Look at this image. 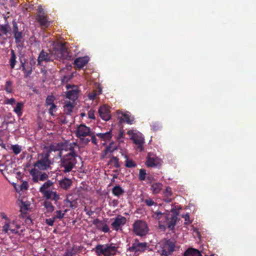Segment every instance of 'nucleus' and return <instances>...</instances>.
<instances>
[{"mask_svg": "<svg viewBox=\"0 0 256 256\" xmlns=\"http://www.w3.org/2000/svg\"><path fill=\"white\" fill-rule=\"evenodd\" d=\"M182 218H184V220L186 221L184 222L185 224H188L192 222L190 220V218L188 214H186L184 215Z\"/></svg>", "mask_w": 256, "mask_h": 256, "instance_id": "nucleus-53", "label": "nucleus"}, {"mask_svg": "<svg viewBox=\"0 0 256 256\" xmlns=\"http://www.w3.org/2000/svg\"><path fill=\"white\" fill-rule=\"evenodd\" d=\"M68 151L70 152L67 154H71L77 157L78 156V152L80 151V147L76 142H70Z\"/></svg>", "mask_w": 256, "mask_h": 256, "instance_id": "nucleus-19", "label": "nucleus"}, {"mask_svg": "<svg viewBox=\"0 0 256 256\" xmlns=\"http://www.w3.org/2000/svg\"><path fill=\"white\" fill-rule=\"evenodd\" d=\"M68 56V50L62 44L56 45L52 50H42L38 58V65L40 66L42 62H48L56 60H60L66 59Z\"/></svg>", "mask_w": 256, "mask_h": 256, "instance_id": "nucleus-1", "label": "nucleus"}, {"mask_svg": "<svg viewBox=\"0 0 256 256\" xmlns=\"http://www.w3.org/2000/svg\"><path fill=\"white\" fill-rule=\"evenodd\" d=\"M76 134L78 138H81L82 137L91 136L92 134V132L89 127L84 124H81L78 126Z\"/></svg>", "mask_w": 256, "mask_h": 256, "instance_id": "nucleus-11", "label": "nucleus"}, {"mask_svg": "<svg viewBox=\"0 0 256 256\" xmlns=\"http://www.w3.org/2000/svg\"><path fill=\"white\" fill-rule=\"evenodd\" d=\"M38 13L36 14H45V12L44 9L42 8V7L41 6H40L38 8Z\"/></svg>", "mask_w": 256, "mask_h": 256, "instance_id": "nucleus-55", "label": "nucleus"}, {"mask_svg": "<svg viewBox=\"0 0 256 256\" xmlns=\"http://www.w3.org/2000/svg\"><path fill=\"white\" fill-rule=\"evenodd\" d=\"M24 107V104L22 102H19L16 104V107L14 108V111L18 116L22 115V109Z\"/></svg>", "mask_w": 256, "mask_h": 256, "instance_id": "nucleus-34", "label": "nucleus"}, {"mask_svg": "<svg viewBox=\"0 0 256 256\" xmlns=\"http://www.w3.org/2000/svg\"><path fill=\"white\" fill-rule=\"evenodd\" d=\"M132 231L136 235L144 236L148 234L149 228L145 221L138 220L132 224Z\"/></svg>", "mask_w": 256, "mask_h": 256, "instance_id": "nucleus-6", "label": "nucleus"}, {"mask_svg": "<svg viewBox=\"0 0 256 256\" xmlns=\"http://www.w3.org/2000/svg\"><path fill=\"white\" fill-rule=\"evenodd\" d=\"M90 136H91L92 142L94 144H97V139L96 137V136L94 134V132H92V134Z\"/></svg>", "mask_w": 256, "mask_h": 256, "instance_id": "nucleus-58", "label": "nucleus"}, {"mask_svg": "<svg viewBox=\"0 0 256 256\" xmlns=\"http://www.w3.org/2000/svg\"><path fill=\"white\" fill-rule=\"evenodd\" d=\"M126 160L125 162V166L126 168H135L136 166V164L132 160L128 159L127 156H126Z\"/></svg>", "mask_w": 256, "mask_h": 256, "instance_id": "nucleus-38", "label": "nucleus"}, {"mask_svg": "<svg viewBox=\"0 0 256 256\" xmlns=\"http://www.w3.org/2000/svg\"><path fill=\"white\" fill-rule=\"evenodd\" d=\"M76 158L71 154H66L60 158L61 168H64V173L69 172L74 167L76 164Z\"/></svg>", "mask_w": 256, "mask_h": 256, "instance_id": "nucleus-4", "label": "nucleus"}, {"mask_svg": "<svg viewBox=\"0 0 256 256\" xmlns=\"http://www.w3.org/2000/svg\"><path fill=\"white\" fill-rule=\"evenodd\" d=\"M67 89L71 88L70 90L67 92L66 96V98L72 101H75L78 98V87L75 86H70V84L66 85Z\"/></svg>", "mask_w": 256, "mask_h": 256, "instance_id": "nucleus-15", "label": "nucleus"}, {"mask_svg": "<svg viewBox=\"0 0 256 256\" xmlns=\"http://www.w3.org/2000/svg\"><path fill=\"white\" fill-rule=\"evenodd\" d=\"M11 30V28L8 24L0 26V38L2 35H6Z\"/></svg>", "mask_w": 256, "mask_h": 256, "instance_id": "nucleus-27", "label": "nucleus"}, {"mask_svg": "<svg viewBox=\"0 0 256 256\" xmlns=\"http://www.w3.org/2000/svg\"><path fill=\"white\" fill-rule=\"evenodd\" d=\"M175 248V242L174 240H166L162 244L160 254L162 256H169L174 251Z\"/></svg>", "mask_w": 256, "mask_h": 256, "instance_id": "nucleus-9", "label": "nucleus"}, {"mask_svg": "<svg viewBox=\"0 0 256 256\" xmlns=\"http://www.w3.org/2000/svg\"><path fill=\"white\" fill-rule=\"evenodd\" d=\"M93 224L96 226L98 230H101L104 224L102 222L100 221L99 219L96 218L94 220Z\"/></svg>", "mask_w": 256, "mask_h": 256, "instance_id": "nucleus-42", "label": "nucleus"}, {"mask_svg": "<svg viewBox=\"0 0 256 256\" xmlns=\"http://www.w3.org/2000/svg\"><path fill=\"white\" fill-rule=\"evenodd\" d=\"M89 58L86 56L76 58L74 61V66L76 69H81L84 68L88 62Z\"/></svg>", "mask_w": 256, "mask_h": 256, "instance_id": "nucleus-16", "label": "nucleus"}, {"mask_svg": "<svg viewBox=\"0 0 256 256\" xmlns=\"http://www.w3.org/2000/svg\"><path fill=\"white\" fill-rule=\"evenodd\" d=\"M146 170L141 168L140 170L138 179L140 181H144L146 180V177L147 176Z\"/></svg>", "mask_w": 256, "mask_h": 256, "instance_id": "nucleus-39", "label": "nucleus"}, {"mask_svg": "<svg viewBox=\"0 0 256 256\" xmlns=\"http://www.w3.org/2000/svg\"><path fill=\"white\" fill-rule=\"evenodd\" d=\"M72 184L71 180L68 178H64L60 182V186L66 190L68 189L72 185Z\"/></svg>", "mask_w": 256, "mask_h": 256, "instance_id": "nucleus-26", "label": "nucleus"}, {"mask_svg": "<svg viewBox=\"0 0 256 256\" xmlns=\"http://www.w3.org/2000/svg\"><path fill=\"white\" fill-rule=\"evenodd\" d=\"M134 142L138 146L140 151L143 150L142 146L144 143V139L141 138L134 137L133 138Z\"/></svg>", "mask_w": 256, "mask_h": 256, "instance_id": "nucleus-31", "label": "nucleus"}, {"mask_svg": "<svg viewBox=\"0 0 256 256\" xmlns=\"http://www.w3.org/2000/svg\"><path fill=\"white\" fill-rule=\"evenodd\" d=\"M172 212L170 214L169 212H162L157 210L153 212L152 216L158 220L159 222H164L169 230H172L176 225L178 214L174 208L172 210Z\"/></svg>", "mask_w": 256, "mask_h": 256, "instance_id": "nucleus-2", "label": "nucleus"}, {"mask_svg": "<svg viewBox=\"0 0 256 256\" xmlns=\"http://www.w3.org/2000/svg\"><path fill=\"white\" fill-rule=\"evenodd\" d=\"M126 218L121 215H118L112 223V228L116 231L121 230L122 227L126 224Z\"/></svg>", "mask_w": 256, "mask_h": 256, "instance_id": "nucleus-10", "label": "nucleus"}, {"mask_svg": "<svg viewBox=\"0 0 256 256\" xmlns=\"http://www.w3.org/2000/svg\"><path fill=\"white\" fill-rule=\"evenodd\" d=\"M68 202L70 204V206L71 208H76V202L74 200H70L67 199Z\"/></svg>", "mask_w": 256, "mask_h": 256, "instance_id": "nucleus-50", "label": "nucleus"}, {"mask_svg": "<svg viewBox=\"0 0 256 256\" xmlns=\"http://www.w3.org/2000/svg\"><path fill=\"white\" fill-rule=\"evenodd\" d=\"M53 184V182L50 180H48L44 182L40 188V193H44V192H46L48 189Z\"/></svg>", "mask_w": 256, "mask_h": 256, "instance_id": "nucleus-29", "label": "nucleus"}, {"mask_svg": "<svg viewBox=\"0 0 256 256\" xmlns=\"http://www.w3.org/2000/svg\"><path fill=\"white\" fill-rule=\"evenodd\" d=\"M70 142H59L57 144L56 147L55 144H52L50 146V150L51 151L59 150V156H62V152L64 150L66 152H68Z\"/></svg>", "mask_w": 256, "mask_h": 256, "instance_id": "nucleus-13", "label": "nucleus"}, {"mask_svg": "<svg viewBox=\"0 0 256 256\" xmlns=\"http://www.w3.org/2000/svg\"><path fill=\"white\" fill-rule=\"evenodd\" d=\"M48 112L51 116H54V112H56L57 110V106L54 104H52L50 106H48Z\"/></svg>", "mask_w": 256, "mask_h": 256, "instance_id": "nucleus-44", "label": "nucleus"}, {"mask_svg": "<svg viewBox=\"0 0 256 256\" xmlns=\"http://www.w3.org/2000/svg\"><path fill=\"white\" fill-rule=\"evenodd\" d=\"M2 230L4 233H8V230H10V224L8 222H6L4 224V226L2 227Z\"/></svg>", "mask_w": 256, "mask_h": 256, "instance_id": "nucleus-54", "label": "nucleus"}, {"mask_svg": "<svg viewBox=\"0 0 256 256\" xmlns=\"http://www.w3.org/2000/svg\"><path fill=\"white\" fill-rule=\"evenodd\" d=\"M149 247L148 242H140L138 238L134 240L131 246H129L127 250L133 252L136 256H138L140 253L144 252Z\"/></svg>", "mask_w": 256, "mask_h": 256, "instance_id": "nucleus-7", "label": "nucleus"}, {"mask_svg": "<svg viewBox=\"0 0 256 256\" xmlns=\"http://www.w3.org/2000/svg\"><path fill=\"white\" fill-rule=\"evenodd\" d=\"M164 196H172V189L170 186H167L164 192Z\"/></svg>", "mask_w": 256, "mask_h": 256, "instance_id": "nucleus-48", "label": "nucleus"}, {"mask_svg": "<svg viewBox=\"0 0 256 256\" xmlns=\"http://www.w3.org/2000/svg\"><path fill=\"white\" fill-rule=\"evenodd\" d=\"M12 24H13L14 34L15 32H19L18 30V24H17L16 22L14 20L12 22Z\"/></svg>", "mask_w": 256, "mask_h": 256, "instance_id": "nucleus-59", "label": "nucleus"}, {"mask_svg": "<svg viewBox=\"0 0 256 256\" xmlns=\"http://www.w3.org/2000/svg\"><path fill=\"white\" fill-rule=\"evenodd\" d=\"M122 116H119V122L120 123L126 122L128 124H132L134 122V119L131 118L128 114L126 113L122 112Z\"/></svg>", "mask_w": 256, "mask_h": 256, "instance_id": "nucleus-24", "label": "nucleus"}, {"mask_svg": "<svg viewBox=\"0 0 256 256\" xmlns=\"http://www.w3.org/2000/svg\"><path fill=\"white\" fill-rule=\"evenodd\" d=\"M116 149V146L114 142H111L106 148L104 153L107 154L108 153L113 152Z\"/></svg>", "mask_w": 256, "mask_h": 256, "instance_id": "nucleus-37", "label": "nucleus"}, {"mask_svg": "<svg viewBox=\"0 0 256 256\" xmlns=\"http://www.w3.org/2000/svg\"><path fill=\"white\" fill-rule=\"evenodd\" d=\"M22 70L24 74V78L29 77L32 74L33 70L35 68L36 61L33 58L26 60L24 62L20 60Z\"/></svg>", "mask_w": 256, "mask_h": 256, "instance_id": "nucleus-8", "label": "nucleus"}, {"mask_svg": "<svg viewBox=\"0 0 256 256\" xmlns=\"http://www.w3.org/2000/svg\"><path fill=\"white\" fill-rule=\"evenodd\" d=\"M11 57L9 60V62L10 64V68L12 69H14L15 67L16 64V56L15 54V52L13 50H10Z\"/></svg>", "mask_w": 256, "mask_h": 256, "instance_id": "nucleus-30", "label": "nucleus"}, {"mask_svg": "<svg viewBox=\"0 0 256 256\" xmlns=\"http://www.w3.org/2000/svg\"><path fill=\"white\" fill-rule=\"evenodd\" d=\"M118 247L114 244H98L95 248L96 252L104 256H114L118 251Z\"/></svg>", "mask_w": 256, "mask_h": 256, "instance_id": "nucleus-3", "label": "nucleus"}, {"mask_svg": "<svg viewBox=\"0 0 256 256\" xmlns=\"http://www.w3.org/2000/svg\"><path fill=\"white\" fill-rule=\"evenodd\" d=\"M148 167H154L157 166V162L154 158H151L148 155L146 162Z\"/></svg>", "mask_w": 256, "mask_h": 256, "instance_id": "nucleus-32", "label": "nucleus"}, {"mask_svg": "<svg viewBox=\"0 0 256 256\" xmlns=\"http://www.w3.org/2000/svg\"><path fill=\"white\" fill-rule=\"evenodd\" d=\"M50 154L49 152H42L38 156V160L34 164V168H37L40 170H48L52 164L50 160Z\"/></svg>", "mask_w": 256, "mask_h": 256, "instance_id": "nucleus-5", "label": "nucleus"}, {"mask_svg": "<svg viewBox=\"0 0 256 256\" xmlns=\"http://www.w3.org/2000/svg\"><path fill=\"white\" fill-rule=\"evenodd\" d=\"M164 198H163V200L166 202H172V199L170 198L171 196H164Z\"/></svg>", "mask_w": 256, "mask_h": 256, "instance_id": "nucleus-63", "label": "nucleus"}, {"mask_svg": "<svg viewBox=\"0 0 256 256\" xmlns=\"http://www.w3.org/2000/svg\"><path fill=\"white\" fill-rule=\"evenodd\" d=\"M16 100L14 98H6L4 100V103L5 104L13 105L15 104Z\"/></svg>", "mask_w": 256, "mask_h": 256, "instance_id": "nucleus-49", "label": "nucleus"}, {"mask_svg": "<svg viewBox=\"0 0 256 256\" xmlns=\"http://www.w3.org/2000/svg\"><path fill=\"white\" fill-rule=\"evenodd\" d=\"M30 204L28 202H21L20 205V216L22 218H26V216L27 211L29 209Z\"/></svg>", "mask_w": 256, "mask_h": 256, "instance_id": "nucleus-20", "label": "nucleus"}, {"mask_svg": "<svg viewBox=\"0 0 256 256\" xmlns=\"http://www.w3.org/2000/svg\"><path fill=\"white\" fill-rule=\"evenodd\" d=\"M102 92V88L98 86L96 89L94 90L92 92L88 94V97L90 100H94L96 97L100 95Z\"/></svg>", "mask_w": 256, "mask_h": 256, "instance_id": "nucleus-28", "label": "nucleus"}, {"mask_svg": "<svg viewBox=\"0 0 256 256\" xmlns=\"http://www.w3.org/2000/svg\"><path fill=\"white\" fill-rule=\"evenodd\" d=\"M112 136V128H110L108 132H98L96 134V136H97L102 141L106 142L110 141Z\"/></svg>", "mask_w": 256, "mask_h": 256, "instance_id": "nucleus-18", "label": "nucleus"}, {"mask_svg": "<svg viewBox=\"0 0 256 256\" xmlns=\"http://www.w3.org/2000/svg\"><path fill=\"white\" fill-rule=\"evenodd\" d=\"M11 148L13 152L16 155L19 154L22 151L20 146L18 144L12 145Z\"/></svg>", "mask_w": 256, "mask_h": 256, "instance_id": "nucleus-43", "label": "nucleus"}, {"mask_svg": "<svg viewBox=\"0 0 256 256\" xmlns=\"http://www.w3.org/2000/svg\"><path fill=\"white\" fill-rule=\"evenodd\" d=\"M36 20L42 30H46L51 24V22L49 20L47 14H36Z\"/></svg>", "mask_w": 256, "mask_h": 256, "instance_id": "nucleus-12", "label": "nucleus"}, {"mask_svg": "<svg viewBox=\"0 0 256 256\" xmlns=\"http://www.w3.org/2000/svg\"><path fill=\"white\" fill-rule=\"evenodd\" d=\"M14 37L15 38V42L17 45L20 46L22 44V33L21 32H15L14 34Z\"/></svg>", "mask_w": 256, "mask_h": 256, "instance_id": "nucleus-33", "label": "nucleus"}, {"mask_svg": "<svg viewBox=\"0 0 256 256\" xmlns=\"http://www.w3.org/2000/svg\"><path fill=\"white\" fill-rule=\"evenodd\" d=\"M4 89L8 94H11L13 92L12 82L10 80L6 81Z\"/></svg>", "mask_w": 256, "mask_h": 256, "instance_id": "nucleus-35", "label": "nucleus"}, {"mask_svg": "<svg viewBox=\"0 0 256 256\" xmlns=\"http://www.w3.org/2000/svg\"><path fill=\"white\" fill-rule=\"evenodd\" d=\"M42 194H43V196L46 200H54L56 204L60 199V195L58 194L56 192H54L52 190H48L46 192H44L42 193Z\"/></svg>", "mask_w": 256, "mask_h": 256, "instance_id": "nucleus-17", "label": "nucleus"}, {"mask_svg": "<svg viewBox=\"0 0 256 256\" xmlns=\"http://www.w3.org/2000/svg\"><path fill=\"white\" fill-rule=\"evenodd\" d=\"M44 206L48 212H52L54 210V206H52V202L49 201H44Z\"/></svg>", "mask_w": 256, "mask_h": 256, "instance_id": "nucleus-40", "label": "nucleus"}, {"mask_svg": "<svg viewBox=\"0 0 256 256\" xmlns=\"http://www.w3.org/2000/svg\"><path fill=\"white\" fill-rule=\"evenodd\" d=\"M64 216V213H62L61 210H56L54 213V219H62Z\"/></svg>", "mask_w": 256, "mask_h": 256, "instance_id": "nucleus-45", "label": "nucleus"}, {"mask_svg": "<svg viewBox=\"0 0 256 256\" xmlns=\"http://www.w3.org/2000/svg\"><path fill=\"white\" fill-rule=\"evenodd\" d=\"M112 194L116 196L119 198L125 192L124 190L119 185H116L112 188Z\"/></svg>", "mask_w": 256, "mask_h": 256, "instance_id": "nucleus-22", "label": "nucleus"}, {"mask_svg": "<svg viewBox=\"0 0 256 256\" xmlns=\"http://www.w3.org/2000/svg\"><path fill=\"white\" fill-rule=\"evenodd\" d=\"M154 178L152 176L148 174L146 177V180L148 182L151 183L153 180Z\"/></svg>", "mask_w": 256, "mask_h": 256, "instance_id": "nucleus-61", "label": "nucleus"}, {"mask_svg": "<svg viewBox=\"0 0 256 256\" xmlns=\"http://www.w3.org/2000/svg\"><path fill=\"white\" fill-rule=\"evenodd\" d=\"M124 135V132L122 130H120L118 136H117V139L119 140L120 138H123Z\"/></svg>", "mask_w": 256, "mask_h": 256, "instance_id": "nucleus-64", "label": "nucleus"}, {"mask_svg": "<svg viewBox=\"0 0 256 256\" xmlns=\"http://www.w3.org/2000/svg\"><path fill=\"white\" fill-rule=\"evenodd\" d=\"M108 164H110L116 168L120 167V164L118 162V158L116 156H112L108 162Z\"/></svg>", "mask_w": 256, "mask_h": 256, "instance_id": "nucleus-36", "label": "nucleus"}, {"mask_svg": "<svg viewBox=\"0 0 256 256\" xmlns=\"http://www.w3.org/2000/svg\"><path fill=\"white\" fill-rule=\"evenodd\" d=\"M88 116L90 119H95L94 112L93 110H90L88 112Z\"/></svg>", "mask_w": 256, "mask_h": 256, "instance_id": "nucleus-57", "label": "nucleus"}, {"mask_svg": "<svg viewBox=\"0 0 256 256\" xmlns=\"http://www.w3.org/2000/svg\"><path fill=\"white\" fill-rule=\"evenodd\" d=\"M55 100V98L53 95H49L47 96L46 100V106L48 107V106H50L52 104H54V101Z\"/></svg>", "mask_w": 256, "mask_h": 256, "instance_id": "nucleus-41", "label": "nucleus"}, {"mask_svg": "<svg viewBox=\"0 0 256 256\" xmlns=\"http://www.w3.org/2000/svg\"><path fill=\"white\" fill-rule=\"evenodd\" d=\"M100 230L104 232H108L110 231V228L106 224H104Z\"/></svg>", "mask_w": 256, "mask_h": 256, "instance_id": "nucleus-60", "label": "nucleus"}, {"mask_svg": "<svg viewBox=\"0 0 256 256\" xmlns=\"http://www.w3.org/2000/svg\"><path fill=\"white\" fill-rule=\"evenodd\" d=\"M98 112L100 117L105 121L108 120L111 118L110 108L108 106L103 105L100 106Z\"/></svg>", "mask_w": 256, "mask_h": 256, "instance_id": "nucleus-14", "label": "nucleus"}, {"mask_svg": "<svg viewBox=\"0 0 256 256\" xmlns=\"http://www.w3.org/2000/svg\"><path fill=\"white\" fill-rule=\"evenodd\" d=\"M48 174L46 172H44L40 175L39 180L41 181H44L48 178Z\"/></svg>", "mask_w": 256, "mask_h": 256, "instance_id": "nucleus-52", "label": "nucleus"}, {"mask_svg": "<svg viewBox=\"0 0 256 256\" xmlns=\"http://www.w3.org/2000/svg\"><path fill=\"white\" fill-rule=\"evenodd\" d=\"M158 228L160 230L164 231L167 228V226L164 222H158Z\"/></svg>", "mask_w": 256, "mask_h": 256, "instance_id": "nucleus-56", "label": "nucleus"}, {"mask_svg": "<svg viewBox=\"0 0 256 256\" xmlns=\"http://www.w3.org/2000/svg\"><path fill=\"white\" fill-rule=\"evenodd\" d=\"M74 104L70 102H67L64 106V111L66 115H71L73 112Z\"/></svg>", "mask_w": 256, "mask_h": 256, "instance_id": "nucleus-23", "label": "nucleus"}, {"mask_svg": "<svg viewBox=\"0 0 256 256\" xmlns=\"http://www.w3.org/2000/svg\"><path fill=\"white\" fill-rule=\"evenodd\" d=\"M162 184L160 182H156L151 185L150 190L153 194H158L162 188Z\"/></svg>", "mask_w": 256, "mask_h": 256, "instance_id": "nucleus-25", "label": "nucleus"}, {"mask_svg": "<svg viewBox=\"0 0 256 256\" xmlns=\"http://www.w3.org/2000/svg\"><path fill=\"white\" fill-rule=\"evenodd\" d=\"M151 127L154 131H156L159 130L162 126L158 122H154L151 124Z\"/></svg>", "mask_w": 256, "mask_h": 256, "instance_id": "nucleus-47", "label": "nucleus"}, {"mask_svg": "<svg viewBox=\"0 0 256 256\" xmlns=\"http://www.w3.org/2000/svg\"><path fill=\"white\" fill-rule=\"evenodd\" d=\"M146 205L148 206H151L154 205H157V204L152 199L150 198H147L144 200H143Z\"/></svg>", "mask_w": 256, "mask_h": 256, "instance_id": "nucleus-46", "label": "nucleus"}, {"mask_svg": "<svg viewBox=\"0 0 256 256\" xmlns=\"http://www.w3.org/2000/svg\"><path fill=\"white\" fill-rule=\"evenodd\" d=\"M55 219L54 218H47L46 220V223L49 226H52Z\"/></svg>", "mask_w": 256, "mask_h": 256, "instance_id": "nucleus-51", "label": "nucleus"}, {"mask_svg": "<svg viewBox=\"0 0 256 256\" xmlns=\"http://www.w3.org/2000/svg\"><path fill=\"white\" fill-rule=\"evenodd\" d=\"M74 254L72 250H66L64 256H73Z\"/></svg>", "mask_w": 256, "mask_h": 256, "instance_id": "nucleus-62", "label": "nucleus"}, {"mask_svg": "<svg viewBox=\"0 0 256 256\" xmlns=\"http://www.w3.org/2000/svg\"><path fill=\"white\" fill-rule=\"evenodd\" d=\"M183 256H202V254L198 250L190 248L184 252Z\"/></svg>", "mask_w": 256, "mask_h": 256, "instance_id": "nucleus-21", "label": "nucleus"}]
</instances>
